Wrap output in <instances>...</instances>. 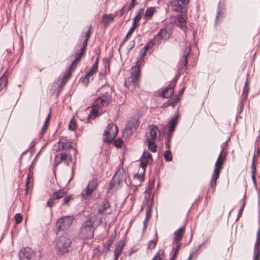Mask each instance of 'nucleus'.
I'll return each mask as SVG.
<instances>
[{"instance_id":"63","label":"nucleus","mask_w":260,"mask_h":260,"mask_svg":"<svg viewBox=\"0 0 260 260\" xmlns=\"http://www.w3.org/2000/svg\"><path fill=\"white\" fill-rule=\"evenodd\" d=\"M124 12H125V11H124V8H123L120 10V16H122L123 15V14L124 13Z\"/></svg>"},{"instance_id":"57","label":"nucleus","mask_w":260,"mask_h":260,"mask_svg":"<svg viewBox=\"0 0 260 260\" xmlns=\"http://www.w3.org/2000/svg\"><path fill=\"white\" fill-rule=\"evenodd\" d=\"M57 145V146L54 145V150H55L56 151H60L62 149L61 148L60 145H58V144Z\"/></svg>"},{"instance_id":"47","label":"nucleus","mask_w":260,"mask_h":260,"mask_svg":"<svg viewBox=\"0 0 260 260\" xmlns=\"http://www.w3.org/2000/svg\"><path fill=\"white\" fill-rule=\"evenodd\" d=\"M54 200H55V199H54L53 196H51L50 197V198L49 199V200L48 201V202L47 203V206L51 208L52 207V205L54 204Z\"/></svg>"},{"instance_id":"22","label":"nucleus","mask_w":260,"mask_h":260,"mask_svg":"<svg viewBox=\"0 0 260 260\" xmlns=\"http://www.w3.org/2000/svg\"><path fill=\"white\" fill-rule=\"evenodd\" d=\"M158 34L160 36V38L162 39V41H166L170 38V33L166 28L161 29Z\"/></svg>"},{"instance_id":"45","label":"nucleus","mask_w":260,"mask_h":260,"mask_svg":"<svg viewBox=\"0 0 260 260\" xmlns=\"http://www.w3.org/2000/svg\"><path fill=\"white\" fill-rule=\"evenodd\" d=\"M76 127V125L75 121L73 119H72L69 124V128L71 131H74Z\"/></svg>"},{"instance_id":"26","label":"nucleus","mask_w":260,"mask_h":260,"mask_svg":"<svg viewBox=\"0 0 260 260\" xmlns=\"http://www.w3.org/2000/svg\"><path fill=\"white\" fill-rule=\"evenodd\" d=\"M58 144L60 145L62 150H68L72 147L71 143L68 141H59Z\"/></svg>"},{"instance_id":"23","label":"nucleus","mask_w":260,"mask_h":260,"mask_svg":"<svg viewBox=\"0 0 260 260\" xmlns=\"http://www.w3.org/2000/svg\"><path fill=\"white\" fill-rule=\"evenodd\" d=\"M177 119L176 118H173L169 122V132L170 133H173V132L177 125Z\"/></svg>"},{"instance_id":"27","label":"nucleus","mask_w":260,"mask_h":260,"mask_svg":"<svg viewBox=\"0 0 260 260\" xmlns=\"http://www.w3.org/2000/svg\"><path fill=\"white\" fill-rule=\"evenodd\" d=\"M148 142V147L150 150H151L152 152H155L157 150L156 147L157 145L155 143V141H151L149 140H146Z\"/></svg>"},{"instance_id":"53","label":"nucleus","mask_w":260,"mask_h":260,"mask_svg":"<svg viewBox=\"0 0 260 260\" xmlns=\"http://www.w3.org/2000/svg\"><path fill=\"white\" fill-rule=\"evenodd\" d=\"M254 258L253 260H259V252L258 251H254Z\"/></svg>"},{"instance_id":"4","label":"nucleus","mask_w":260,"mask_h":260,"mask_svg":"<svg viewBox=\"0 0 260 260\" xmlns=\"http://www.w3.org/2000/svg\"><path fill=\"white\" fill-rule=\"evenodd\" d=\"M71 243V239L68 236L63 235L60 236L56 242L57 251L59 252L61 254L68 252Z\"/></svg>"},{"instance_id":"42","label":"nucleus","mask_w":260,"mask_h":260,"mask_svg":"<svg viewBox=\"0 0 260 260\" xmlns=\"http://www.w3.org/2000/svg\"><path fill=\"white\" fill-rule=\"evenodd\" d=\"M154 46L152 43V42L151 40L148 42V43L143 48V50H144V53H143V56H144L147 52V50L150 47H152Z\"/></svg>"},{"instance_id":"39","label":"nucleus","mask_w":260,"mask_h":260,"mask_svg":"<svg viewBox=\"0 0 260 260\" xmlns=\"http://www.w3.org/2000/svg\"><path fill=\"white\" fill-rule=\"evenodd\" d=\"M249 92V88L248 87V83L247 82H246L245 84V87L243 90V94H242V98L244 100H246L248 95V93Z\"/></svg>"},{"instance_id":"31","label":"nucleus","mask_w":260,"mask_h":260,"mask_svg":"<svg viewBox=\"0 0 260 260\" xmlns=\"http://www.w3.org/2000/svg\"><path fill=\"white\" fill-rule=\"evenodd\" d=\"M162 40V39L160 38V36L158 33L152 40H151V41L152 42L154 46H159L161 44Z\"/></svg>"},{"instance_id":"15","label":"nucleus","mask_w":260,"mask_h":260,"mask_svg":"<svg viewBox=\"0 0 260 260\" xmlns=\"http://www.w3.org/2000/svg\"><path fill=\"white\" fill-rule=\"evenodd\" d=\"M175 83L171 84L162 91V96L165 98H169L174 94V88Z\"/></svg>"},{"instance_id":"48","label":"nucleus","mask_w":260,"mask_h":260,"mask_svg":"<svg viewBox=\"0 0 260 260\" xmlns=\"http://www.w3.org/2000/svg\"><path fill=\"white\" fill-rule=\"evenodd\" d=\"M16 222L17 223H20L22 220V216L20 213H17L15 216Z\"/></svg>"},{"instance_id":"59","label":"nucleus","mask_w":260,"mask_h":260,"mask_svg":"<svg viewBox=\"0 0 260 260\" xmlns=\"http://www.w3.org/2000/svg\"><path fill=\"white\" fill-rule=\"evenodd\" d=\"M133 34V32H131L130 31H128L127 34H126V36L125 37L124 39L126 40H127L129 37L132 36Z\"/></svg>"},{"instance_id":"5","label":"nucleus","mask_w":260,"mask_h":260,"mask_svg":"<svg viewBox=\"0 0 260 260\" xmlns=\"http://www.w3.org/2000/svg\"><path fill=\"white\" fill-rule=\"evenodd\" d=\"M118 128L113 123L108 124L103 134V141L105 143H110L116 136Z\"/></svg>"},{"instance_id":"25","label":"nucleus","mask_w":260,"mask_h":260,"mask_svg":"<svg viewBox=\"0 0 260 260\" xmlns=\"http://www.w3.org/2000/svg\"><path fill=\"white\" fill-rule=\"evenodd\" d=\"M66 192L63 190H59L57 191L54 192L52 195L55 200L60 199L66 195Z\"/></svg>"},{"instance_id":"51","label":"nucleus","mask_w":260,"mask_h":260,"mask_svg":"<svg viewBox=\"0 0 260 260\" xmlns=\"http://www.w3.org/2000/svg\"><path fill=\"white\" fill-rule=\"evenodd\" d=\"M91 29V26H90L88 30L85 33V39H87V40H88V41L90 37Z\"/></svg>"},{"instance_id":"60","label":"nucleus","mask_w":260,"mask_h":260,"mask_svg":"<svg viewBox=\"0 0 260 260\" xmlns=\"http://www.w3.org/2000/svg\"><path fill=\"white\" fill-rule=\"evenodd\" d=\"M29 181H30V173H29L28 176H27L26 182L25 183V184H26V186L27 188H28V184L29 183Z\"/></svg>"},{"instance_id":"36","label":"nucleus","mask_w":260,"mask_h":260,"mask_svg":"<svg viewBox=\"0 0 260 260\" xmlns=\"http://www.w3.org/2000/svg\"><path fill=\"white\" fill-rule=\"evenodd\" d=\"M260 237V229H258L256 233V241L254 244V251H258V247L259 246L260 243L259 242Z\"/></svg>"},{"instance_id":"55","label":"nucleus","mask_w":260,"mask_h":260,"mask_svg":"<svg viewBox=\"0 0 260 260\" xmlns=\"http://www.w3.org/2000/svg\"><path fill=\"white\" fill-rule=\"evenodd\" d=\"M51 112L50 111L49 113L48 114L47 117L46 118L45 121V124L48 125V123L49 121L50 116H51Z\"/></svg>"},{"instance_id":"20","label":"nucleus","mask_w":260,"mask_h":260,"mask_svg":"<svg viewBox=\"0 0 260 260\" xmlns=\"http://www.w3.org/2000/svg\"><path fill=\"white\" fill-rule=\"evenodd\" d=\"M255 173H256V167H255V156H253L252 158V162L251 165V178L253 183L255 186L256 185V182L255 180Z\"/></svg>"},{"instance_id":"17","label":"nucleus","mask_w":260,"mask_h":260,"mask_svg":"<svg viewBox=\"0 0 260 260\" xmlns=\"http://www.w3.org/2000/svg\"><path fill=\"white\" fill-rule=\"evenodd\" d=\"M124 243L120 241L114 250V260H117L123 249Z\"/></svg>"},{"instance_id":"1","label":"nucleus","mask_w":260,"mask_h":260,"mask_svg":"<svg viewBox=\"0 0 260 260\" xmlns=\"http://www.w3.org/2000/svg\"><path fill=\"white\" fill-rule=\"evenodd\" d=\"M222 150L220 152L215 164L214 169L210 181V189L209 191L213 192L216 186L217 179L219 177L220 173L222 168V166L225 160V157L222 156Z\"/></svg>"},{"instance_id":"11","label":"nucleus","mask_w":260,"mask_h":260,"mask_svg":"<svg viewBox=\"0 0 260 260\" xmlns=\"http://www.w3.org/2000/svg\"><path fill=\"white\" fill-rule=\"evenodd\" d=\"M34 254V250L29 247H25L19 253L20 260H30Z\"/></svg>"},{"instance_id":"8","label":"nucleus","mask_w":260,"mask_h":260,"mask_svg":"<svg viewBox=\"0 0 260 260\" xmlns=\"http://www.w3.org/2000/svg\"><path fill=\"white\" fill-rule=\"evenodd\" d=\"M73 222V218L71 216H64L59 218L57 223L56 226L58 231L68 229Z\"/></svg>"},{"instance_id":"61","label":"nucleus","mask_w":260,"mask_h":260,"mask_svg":"<svg viewBox=\"0 0 260 260\" xmlns=\"http://www.w3.org/2000/svg\"><path fill=\"white\" fill-rule=\"evenodd\" d=\"M166 148L167 150H170L171 148V143L167 142L166 143Z\"/></svg>"},{"instance_id":"6","label":"nucleus","mask_w":260,"mask_h":260,"mask_svg":"<svg viewBox=\"0 0 260 260\" xmlns=\"http://www.w3.org/2000/svg\"><path fill=\"white\" fill-rule=\"evenodd\" d=\"M98 182V179L93 178L88 183L87 186L84 190H83L81 193V196L83 199L87 200L90 198L93 191L97 188Z\"/></svg>"},{"instance_id":"49","label":"nucleus","mask_w":260,"mask_h":260,"mask_svg":"<svg viewBox=\"0 0 260 260\" xmlns=\"http://www.w3.org/2000/svg\"><path fill=\"white\" fill-rule=\"evenodd\" d=\"M122 143L123 141L120 139H118L114 141V145L117 148L121 147Z\"/></svg>"},{"instance_id":"19","label":"nucleus","mask_w":260,"mask_h":260,"mask_svg":"<svg viewBox=\"0 0 260 260\" xmlns=\"http://www.w3.org/2000/svg\"><path fill=\"white\" fill-rule=\"evenodd\" d=\"M110 207V204L107 200H105L100 205V207L98 210L99 214H104V212L106 211Z\"/></svg>"},{"instance_id":"38","label":"nucleus","mask_w":260,"mask_h":260,"mask_svg":"<svg viewBox=\"0 0 260 260\" xmlns=\"http://www.w3.org/2000/svg\"><path fill=\"white\" fill-rule=\"evenodd\" d=\"M58 158H59L58 163H60V162H61L63 160H66L68 159L70 160V161L72 160L71 157L66 153H61L60 156Z\"/></svg>"},{"instance_id":"34","label":"nucleus","mask_w":260,"mask_h":260,"mask_svg":"<svg viewBox=\"0 0 260 260\" xmlns=\"http://www.w3.org/2000/svg\"><path fill=\"white\" fill-rule=\"evenodd\" d=\"M164 156L167 161H171L172 160V155L170 150H167L164 152Z\"/></svg>"},{"instance_id":"54","label":"nucleus","mask_w":260,"mask_h":260,"mask_svg":"<svg viewBox=\"0 0 260 260\" xmlns=\"http://www.w3.org/2000/svg\"><path fill=\"white\" fill-rule=\"evenodd\" d=\"M98 113V109L96 108V107L93 106L92 107V109H91V114H92V115H96Z\"/></svg>"},{"instance_id":"52","label":"nucleus","mask_w":260,"mask_h":260,"mask_svg":"<svg viewBox=\"0 0 260 260\" xmlns=\"http://www.w3.org/2000/svg\"><path fill=\"white\" fill-rule=\"evenodd\" d=\"M73 198L71 195L67 196L64 199H63V204H68L69 202L72 200Z\"/></svg>"},{"instance_id":"44","label":"nucleus","mask_w":260,"mask_h":260,"mask_svg":"<svg viewBox=\"0 0 260 260\" xmlns=\"http://www.w3.org/2000/svg\"><path fill=\"white\" fill-rule=\"evenodd\" d=\"M151 162V161H148L147 160L143 159V158H142L141 161V163H140V166L143 169H145L147 167V165L149 163H150Z\"/></svg>"},{"instance_id":"29","label":"nucleus","mask_w":260,"mask_h":260,"mask_svg":"<svg viewBox=\"0 0 260 260\" xmlns=\"http://www.w3.org/2000/svg\"><path fill=\"white\" fill-rule=\"evenodd\" d=\"M179 100V99L178 97H176L174 99H170L167 103H164V105L165 107H167L168 106H172L174 107L176 104L178 102Z\"/></svg>"},{"instance_id":"13","label":"nucleus","mask_w":260,"mask_h":260,"mask_svg":"<svg viewBox=\"0 0 260 260\" xmlns=\"http://www.w3.org/2000/svg\"><path fill=\"white\" fill-rule=\"evenodd\" d=\"M144 9L142 8L139 9V12H138L137 15L135 16L133 20V25L129 30L131 32H133L134 31L135 29L138 26V24H137L138 22H139L142 17V14L143 12Z\"/></svg>"},{"instance_id":"40","label":"nucleus","mask_w":260,"mask_h":260,"mask_svg":"<svg viewBox=\"0 0 260 260\" xmlns=\"http://www.w3.org/2000/svg\"><path fill=\"white\" fill-rule=\"evenodd\" d=\"M98 67H96L95 64H93L91 67L90 71L87 73L88 75L92 76L93 74H94L98 71Z\"/></svg>"},{"instance_id":"3","label":"nucleus","mask_w":260,"mask_h":260,"mask_svg":"<svg viewBox=\"0 0 260 260\" xmlns=\"http://www.w3.org/2000/svg\"><path fill=\"white\" fill-rule=\"evenodd\" d=\"M94 234L93 223L90 220H87L83 222L80 231V237L84 239L92 238Z\"/></svg>"},{"instance_id":"56","label":"nucleus","mask_w":260,"mask_h":260,"mask_svg":"<svg viewBox=\"0 0 260 260\" xmlns=\"http://www.w3.org/2000/svg\"><path fill=\"white\" fill-rule=\"evenodd\" d=\"M47 128V125L44 124V125L43 126V127L42 128V130H41V134L42 135L45 133V132L46 131Z\"/></svg>"},{"instance_id":"21","label":"nucleus","mask_w":260,"mask_h":260,"mask_svg":"<svg viewBox=\"0 0 260 260\" xmlns=\"http://www.w3.org/2000/svg\"><path fill=\"white\" fill-rule=\"evenodd\" d=\"M7 72H5L3 77L0 78V91L6 87L7 85V78L8 74L6 75Z\"/></svg>"},{"instance_id":"18","label":"nucleus","mask_w":260,"mask_h":260,"mask_svg":"<svg viewBox=\"0 0 260 260\" xmlns=\"http://www.w3.org/2000/svg\"><path fill=\"white\" fill-rule=\"evenodd\" d=\"M175 23L177 26H180L182 29H184L185 27L186 21L182 15H179L178 16Z\"/></svg>"},{"instance_id":"9","label":"nucleus","mask_w":260,"mask_h":260,"mask_svg":"<svg viewBox=\"0 0 260 260\" xmlns=\"http://www.w3.org/2000/svg\"><path fill=\"white\" fill-rule=\"evenodd\" d=\"M191 51L190 47H186L185 48L183 54L180 59L179 67L178 68V73L181 74L183 73L186 70V66L188 62L187 57Z\"/></svg>"},{"instance_id":"64","label":"nucleus","mask_w":260,"mask_h":260,"mask_svg":"<svg viewBox=\"0 0 260 260\" xmlns=\"http://www.w3.org/2000/svg\"><path fill=\"white\" fill-rule=\"evenodd\" d=\"M151 260H161V259L159 256H155Z\"/></svg>"},{"instance_id":"32","label":"nucleus","mask_w":260,"mask_h":260,"mask_svg":"<svg viewBox=\"0 0 260 260\" xmlns=\"http://www.w3.org/2000/svg\"><path fill=\"white\" fill-rule=\"evenodd\" d=\"M115 17V15L110 14L108 15H105L103 16V20L106 23H109L114 20Z\"/></svg>"},{"instance_id":"35","label":"nucleus","mask_w":260,"mask_h":260,"mask_svg":"<svg viewBox=\"0 0 260 260\" xmlns=\"http://www.w3.org/2000/svg\"><path fill=\"white\" fill-rule=\"evenodd\" d=\"M176 244V246H175V248L174 249V253L173 254L170 260H175V259L176 258V257L178 254V253L179 250L180 249L181 244L180 243V244Z\"/></svg>"},{"instance_id":"16","label":"nucleus","mask_w":260,"mask_h":260,"mask_svg":"<svg viewBox=\"0 0 260 260\" xmlns=\"http://www.w3.org/2000/svg\"><path fill=\"white\" fill-rule=\"evenodd\" d=\"M184 233V228L181 227L174 232V238L173 243L174 244H179V242L181 240Z\"/></svg>"},{"instance_id":"58","label":"nucleus","mask_w":260,"mask_h":260,"mask_svg":"<svg viewBox=\"0 0 260 260\" xmlns=\"http://www.w3.org/2000/svg\"><path fill=\"white\" fill-rule=\"evenodd\" d=\"M135 0H132V1L131 3L130 4V5H129V6L128 7V9L129 10H131L134 7V6L135 5Z\"/></svg>"},{"instance_id":"33","label":"nucleus","mask_w":260,"mask_h":260,"mask_svg":"<svg viewBox=\"0 0 260 260\" xmlns=\"http://www.w3.org/2000/svg\"><path fill=\"white\" fill-rule=\"evenodd\" d=\"M155 9L154 8L150 7L148 8L145 12V17L147 19L150 18L153 15Z\"/></svg>"},{"instance_id":"37","label":"nucleus","mask_w":260,"mask_h":260,"mask_svg":"<svg viewBox=\"0 0 260 260\" xmlns=\"http://www.w3.org/2000/svg\"><path fill=\"white\" fill-rule=\"evenodd\" d=\"M142 158L148 161H152L151 154L148 151H144L142 156Z\"/></svg>"},{"instance_id":"50","label":"nucleus","mask_w":260,"mask_h":260,"mask_svg":"<svg viewBox=\"0 0 260 260\" xmlns=\"http://www.w3.org/2000/svg\"><path fill=\"white\" fill-rule=\"evenodd\" d=\"M87 42H88V40H87V39H84V42L83 43V46L80 49V51H82V52H85V49L87 45Z\"/></svg>"},{"instance_id":"41","label":"nucleus","mask_w":260,"mask_h":260,"mask_svg":"<svg viewBox=\"0 0 260 260\" xmlns=\"http://www.w3.org/2000/svg\"><path fill=\"white\" fill-rule=\"evenodd\" d=\"M91 76L88 75V74H86L85 76L82 78V82L83 84L87 85L89 82V78Z\"/></svg>"},{"instance_id":"43","label":"nucleus","mask_w":260,"mask_h":260,"mask_svg":"<svg viewBox=\"0 0 260 260\" xmlns=\"http://www.w3.org/2000/svg\"><path fill=\"white\" fill-rule=\"evenodd\" d=\"M154 46L152 43V42L151 40L148 42V43L143 48V50H144V53H143V56H144L147 52V50L150 47H152Z\"/></svg>"},{"instance_id":"2","label":"nucleus","mask_w":260,"mask_h":260,"mask_svg":"<svg viewBox=\"0 0 260 260\" xmlns=\"http://www.w3.org/2000/svg\"><path fill=\"white\" fill-rule=\"evenodd\" d=\"M141 60L137 61L136 65L132 68L131 70V75L126 79L125 84L127 86H133L136 87L139 85L140 79V70L139 66L140 64Z\"/></svg>"},{"instance_id":"30","label":"nucleus","mask_w":260,"mask_h":260,"mask_svg":"<svg viewBox=\"0 0 260 260\" xmlns=\"http://www.w3.org/2000/svg\"><path fill=\"white\" fill-rule=\"evenodd\" d=\"M84 52H82V51H80V52L79 53H76V55H75V60L72 62V64L70 66V70L72 69V68H75L74 67V64L76 62H78L80 59L81 58H82V54Z\"/></svg>"},{"instance_id":"46","label":"nucleus","mask_w":260,"mask_h":260,"mask_svg":"<svg viewBox=\"0 0 260 260\" xmlns=\"http://www.w3.org/2000/svg\"><path fill=\"white\" fill-rule=\"evenodd\" d=\"M156 241L157 239L156 240V241L154 240L150 241L148 245V248L150 249H154L156 245Z\"/></svg>"},{"instance_id":"7","label":"nucleus","mask_w":260,"mask_h":260,"mask_svg":"<svg viewBox=\"0 0 260 260\" xmlns=\"http://www.w3.org/2000/svg\"><path fill=\"white\" fill-rule=\"evenodd\" d=\"M188 2L183 1L182 0H172L171 7L172 11L181 13L186 12V6Z\"/></svg>"},{"instance_id":"12","label":"nucleus","mask_w":260,"mask_h":260,"mask_svg":"<svg viewBox=\"0 0 260 260\" xmlns=\"http://www.w3.org/2000/svg\"><path fill=\"white\" fill-rule=\"evenodd\" d=\"M111 100V95L109 93L106 92L98 98L97 102L99 103L100 102L102 107H106L110 104Z\"/></svg>"},{"instance_id":"24","label":"nucleus","mask_w":260,"mask_h":260,"mask_svg":"<svg viewBox=\"0 0 260 260\" xmlns=\"http://www.w3.org/2000/svg\"><path fill=\"white\" fill-rule=\"evenodd\" d=\"M74 69H75V68H72V69L70 70V68L69 67V69L66 70L65 74L63 76L62 81H61L62 83H65L68 81V80L71 76V75L72 73L73 72V71L74 70Z\"/></svg>"},{"instance_id":"14","label":"nucleus","mask_w":260,"mask_h":260,"mask_svg":"<svg viewBox=\"0 0 260 260\" xmlns=\"http://www.w3.org/2000/svg\"><path fill=\"white\" fill-rule=\"evenodd\" d=\"M149 130V136L148 137L146 140L155 141L157 139V132L159 133L158 128L156 125H151L150 126Z\"/></svg>"},{"instance_id":"10","label":"nucleus","mask_w":260,"mask_h":260,"mask_svg":"<svg viewBox=\"0 0 260 260\" xmlns=\"http://www.w3.org/2000/svg\"><path fill=\"white\" fill-rule=\"evenodd\" d=\"M139 126V122L138 120L133 119V120L127 122L125 129L123 132V135L126 137H129L132 135V133L134 132Z\"/></svg>"},{"instance_id":"28","label":"nucleus","mask_w":260,"mask_h":260,"mask_svg":"<svg viewBox=\"0 0 260 260\" xmlns=\"http://www.w3.org/2000/svg\"><path fill=\"white\" fill-rule=\"evenodd\" d=\"M151 208L148 207V208L147 209L145 218L144 221V229H146L147 226V223L149 220V218H150V217L151 215Z\"/></svg>"},{"instance_id":"62","label":"nucleus","mask_w":260,"mask_h":260,"mask_svg":"<svg viewBox=\"0 0 260 260\" xmlns=\"http://www.w3.org/2000/svg\"><path fill=\"white\" fill-rule=\"evenodd\" d=\"M244 204H243L242 206L240 209L239 211V216H240L242 214V213L243 212V208H244Z\"/></svg>"}]
</instances>
